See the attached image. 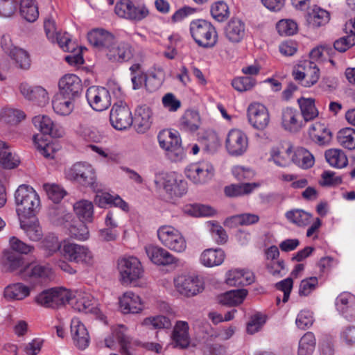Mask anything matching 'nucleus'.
<instances>
[{"mask_svg": "<svg viewBox=\"0 0 355 355\" xmlns=\"http://www.w3.org/2000/svg\"><path fill=\"white\" fill-rule=\"evenodd\" d=\"M15 201L19 220L34 218L41 209L38 194L33 187L27 184L19 186L15 193Z\"/></svg>", "mask_w": 355, "mask_h": 355, "instance_id": "1", "label": "nucleus"}, {"mask_svg": "<svg viewBox=\"0 0 355 355\" xmlns=\"http://www.w3.org/2000/svg\"><path fill=\"white\" fill-rule=\"evenodd\" d=\"M46 37L51 43H57L63 51L73 53L64 58L66 62L70 65L76 66L83 64L84 59L81 50L78 49L77 52L73 53L78 46L77 44L71 41L67 33L62 35V33L57 28L53 17L46 20Z\"/></svg>", "mask_w": 355, "mask_h": 355, "instance_id": "2", "label": "nucleus"}, {"mask_svg": "<svg viewBox=\"0 0 355 355\" xmlns=\"http://www.w3.org/2000/svg\"><path fill=\"white\" fill-rule=\"evenodd\" d=\"M191 35L198 46L204 49L215 46L218 33L214 25L205 19L193 20L189 25Z\"/></svg>", "mask_w": 355, "mask_h": 355, "instance_id": "3", "label": "nucleus"}, {"mask_svg": "<svg viewBox=\"0 0 355 355\" xmlns=\"http://www.w3.org/2000/svg\"><path fill=\"white\" fill-rule=\"evenodd\" d=\"M157 139L160 147L166 151V155L171 161L178 162L184 157L185 153L177 131H161Z\"/></svg>", "mask_w": 355, "mask_h": 355, "instance_id": "4", "label": "nucleus"}, {"mask_svg": "<svg viewBox=\"0 0 355 355\" xmlns=\"http://www.w3.org/2000/svg\"><path fill=\"white\" fill-rule=\"evenodd\" d=\"M120 281L123 284H130L142 277L144 269L140 261L135 257H124L118 261Z\"/></svg>", "mask_w": 355, "mask_h": 355, "instance_id": "5", "label": "nucleus"}, {"mask_svg": "<svg viewBox=\"0 0 355 355\" xmlns=\"http://www.w3.org/2000/svg\"><path fill=\"white\" fill-rule=\"evenodd\" d=\"M157 236L161 243L168 249L182 252L187 248V242L182 234L175 228L169 225L160 227Z\"/></svg>", "mask_w": 355, "mask_h": 355, "instance_id": "6", "label": "nucleus"}, {"mask_svg": "<svg viewBox=\"0 0 355 355\" xmlns=\"http://www.w3.org/2000/svg\"><path fill=\"white\" fill-rule=\"evenodd\" d=\"M63 257L69 261L91 266L94 263L92 252L87 246L64 241L62 250Z\"/></svg>", "mask_w": 355, "mask_h": 355, "instance_id": "7", "label": "nucleus"}, {"mask_svg": "<svg viewBox=\"0 0 355 355\" xmlns=\"http://www.w3.org/2000/svg\"><path fill=\"white\" fill-rule=\"evenodd\" d=\"M185 175L196 184H203L210 181L214 175V168L207 161L189 164L184 171Z\"/></svg>", "mask_w": 355, "mask_h": 355, "instance_id": "8", "label": "nucleus"}, {"mask_svg": "<svg viewBox=\"0 0 355 355\" xmlns=\"http://www.w3.org/2000/svg\"><path fill=\"white\" fill-rule=\"evenodd\" d=\"M115 13L121 18L139 21L149 15V10L145 5L135 6L130 0H121L114 8Z\"/></svg>", "mask_w": 355, "mask_h": 355, "instance_id": "9", "label": "nucleus"}, {"mask_svg": "<svg viewBox=\"0 0 355 355\" xmlns=\"http://www.w3.org/2000/svg\"><path fill=\"white\" fill-rule=\"evenodd\" d=\"M69 179L76 181L84 187L95 188L96 174L91 164L77 162L67 172Z\"/></svg>", "mask_w": 355, "mask_h": 355, "instance_id": "10", "label": "nucleus"}, {"mask_svg": "<svg viewBox=\"0 0 355 355\" xmlns=\"http://www.w3.org/2000/svg\"><path fill=\"white\" fill-rule=\"evenodd\" d=\"M112 125L116 130H125L133 123L132 112L128 105L119 101L114 104L110 114Z\"/></svg>", "mask_w": 355, "mask_h": 355, "instance_id": "11", "label": "nucleus"}, {"mask_svg": "<svg viewBox=\"0 0 355 355\" xmlns=\"http://www.w3.org/2000/svg\"><path fill=\"white\" fill-rule=\"evenodd\" d=\"M176 290L182 295L192 297L203 290V284L198 276L181 275L174 279Z\"/></svg>", "mask_w": 355, "mask_h": 355, "instance_id": "12", "label": "nucleus"}, {"mask_svg": "<svg viewBox=\"0 0 355 355\" xmlns=\"http://www.w3.org/2000/svg\"><path fill=\"white\" fill-rule=\"evenodd\" d=\"M86 98L93 110L102 112L111 105L109 91L103 87L92 86L87 89Z\"/></svg>", "mask_w": 355, "mask_h": 355, "instance_id": "13", "label": "nucleus"}, {"mask_svg": "<svg viewBox=\"0 0 355 355\" xmlns=\"http://www.w3.org/2000/svg\"><path fill=\"white\" fill-rule=\"evenodd\" d=\"M58 87L62 96L72 99L79 98L83 90L80 78L73 73L64 75L58 82Z\"/></svg>", "mask_w": 355, "mask_h": 355, "instance_id": "14", "label": "nucleus"}, {"mask_svg": "<svg viewBox=\"0 0 355 355\" xmlns=\"http://www.w3.org/2000/svg\"><path fill=\"white\" fill-rule=\"evenodd\" d=\"M105 54L111 62L123 63L132 59L134 49L128 42H119L116 40Z\"/></svg>", "mask_w": 355, "mask_h": 355, "instance_id": "15", "label": "nucleus"}, {"mask_svg": "<svg viewBox=\"0 0 355 355\" xmlns=\"http://www.w3.org/2000/svg\"><path fill=\"white\" fill-rule=\"evenodd\" d=\"M249 123L255 129L263 130L268 125L270 116L267 108L261 103H252L248 108Z\"/></svg>", "mask_w": 355, "mask_h": 355, "instance_id": "16", "label": "nucleus"}, {"mask_svg": "<svg viewBox=\"0 0 355 355\" xmlns=\"http://www.w3.org/2000/svg\"><path fill=\"white\" fill-rule=\"evenodd\" d=\"M225 144L227 150L230 155H241L248 148V138L242 131L232 129L227 136Z\"/></svg>", "mask_w": 355, "mask_h": 355, "instance_id": "17", "label": "nucleus"}, {"mask_svg": "<svg viewBox=\"0 0 355 355\" xmlns=\"http://www.w3.org/2000/svg\"><path fill=\"white\" fill-rule=\"evenodd\" d=\"M126 327L122 324L112 329V334L105 340L107 347L114 349L117 343L123 355H133L129 351L130 338L126 334Z\"/></svg>", "mask_w": 355, "mask_h": 355, "instance_id": "18", "label": "nucleus"}, {"mask_svg": "<svg viewBox=\"0 0 355 355\" xmlns=\"http://www.w3.org/2000/svg\"><path fill=\"white\" fill-rule=\"evenodd\" d=\"M87 39L91 45L105 53L116 40L112 33L103 28L93 29L88 33Z\"/></svg>", "mask_w": 355, "mask_h": 355, "instance_id": "19", "label": "nucleus"}, {"mask_svg": "<svg viewBox=\"0 0 355 355\" xmlns=\"http://www.w3.org/2000/svg\"><path fill=\"white\" fill-rule=\"evenodd\" d=\"M224 33L229 42L239 43L245 35V24L239 18H232L226 24Z\"/></svg>", "mask_w": 355, "mask_h": 355, "instance_id": "20", "label": "nucleus"}, {"mask_svg": "<svg viewBox=\"0 0 355 355\" xmlns=\"http://www.w3.org/2000/svg\"><path fill=\"white\" fill-rule=\"evenodd\" d=\"M336 306L347 320L355 319V295L349 293L340 294L336 300Z\"/></svg>", "mask_w": 355, "mask_h": 355, "instance_id": "21", "label": "nucleus"}, {"mask_svg": "<svg viewBox=\"0 0 355 355\" xmlns=\"http://www.w3.org/2000/svg\"><path fill=\"white\" fill-rule=\"evenodd\" d=\"M71 333L74 345L80 349H85L89 343V336L85 325L78 319L71 322Z\"/></svg>", "mask_w": 355, "mask_h": 355, "instance_id": "22", "label": "nucleus"}, {"mask_svg": "<svg viewBox=\"0 0 355 355\" xmlns=\"http://www.w3.org/2000/svg\"><path fill=\"white\" fill-rule=\"evenodd\" d=\"M69 292L62 287L46 289V308L58 309L69 300Z\"/></svg>", "mask_w": 355, "mask_h": 355, "instance_id": "23", "label": "nucleus"}, {"mask_svg": "<svg viewBox=\"0 0 355 355\" xmlns=\"http://www.w3.org/2000/svg\"><path fill=\"white\" fill-rule=\"evenodd\" d=\"M146 253L149 259L157 265H169L176 261L175 258L166 250L149 245L145 247Z\"/></svg>", "mask_w": 355, "mask_h": 355, "instance_id": "24", "label": "nucleus"}, {"mask_svg": "<svg viewBox=\"0 0 355 355\" xmlns=\"http://www.w3.org/2000/svg\"><path fill=\"white\" fill-rule=\"evenodd\" d=\"M151 116L152 112L148 107L144 105L137 108L132 124L138 133H144L150 128Z\"/></svg>", "mask_w": 355, "mask_h": 355, "instance_id": "25", "label": "nucleus"}, {"mask_svg": "<svg viewBox=\"0 0 355 355\" xmlns=\"http://www.w3.org/2000/svg\"><path fill=\"white\" fill-rule=\"evenodd\" d=\"M119 306L124 314L138 313L143 309L140 297L132 292H126L120 297Z\"/></svg>", "mask_w": 355, "mask_h": 355, "instance_id": "26", "label": "nucleus"}, {"mask_svg": "<svg viewBox=\"0 0 355 355\" xmlns=\"http://www.w3.org/2000/svg\"><path fill=\"white\" fill-rule=\"evenodd\" d=\"M171 337L175 347L181 349L187 348L190 343L188 323L185 321H177Z\"/></svg>", "mask_w": 355, "mask_h": 355, "instance_id": "27", "label": "nucleus"}, {"mask_svg": "<svg viewBox=\"0 0 355 355\" xmlns=\"http://www.w3.org/2000/svg\"><path fill=\"white\" fill-rule=\"evenodd\" d=\"M259 187V184L255 182L231 184L225 187L224 193L229 198H238L242 196L249 195Z\"/></svg>", "mask_w": 355, "mask_h": 355, "instance_id": "28", "label": "nucleus"}, {"mask_svg": "<svg viewBox=\"0 0 355 355\" xmlns=\"http://www.w3.org/2000/svg\"><path fill=\"white\" fill-rule=\"evenodd\" d=\"M48 220L53 226H66L72 218V215L67 213L63 208L58 205L49 207L47 211Z\"/></svg>", "mask_w": 355, "mask_h": 355, "instance_id": "29", "label": "nucleus"}, {"mask_svg": "<svg viewBox=\"0 0 355 355\" xmlns=\"http://www.w3.org/2000/svg\"><path fill=\"white\" fill-rule=\"evenodd\" d=\"M298 67L305 71L306 79L302 85L304 87H309L315 84L320 78V69L317 64L311 60L300 61Z\"/></svg>", "mask_w": 355, "mask_h": 355, "instance_id": "30", "label": "nucleus"}, {"mask_svg": "<svg viewBox=\"0 0 355 355\" xmlns=\"http://www.w3.org/2000/svg\"><path fill=\"white\" fill-rule=\"evenodd\" d=\"M20 227L25 231L29 239L34 241L42 239L43 230L36 217L31 219L19 220Z\"/></svg>", "mask_w": 355, "mask_h": 355, "instance_id": "31", "label": "nucleus"}, {"mask_svg": "<svg viewBox=\"0 0 355 355\" xmlns=\"http://www.w3.org/2000/svg\"><path fill=\"white\" fill-rule=\"evenodd\" d=\"M92 301V298L89 295L79 293L72 297L69 295L68 303L74 310L87 313L93 309L94 304Z\"/></svg>", "mask_w": 355, "mask_h": 355, "instance_id": "32", "label": "nucleus"}, {"mask_svg": "<svg viewBox=\"0 0 355 355\" xmlns=\"http://www.w3.org/2000/svg\"><path fill=\"white\" fill-rule=\"evenodd\" d=\"M75 100L66 98L61 94H57L52 99V107L56 114L61 116H68L74 109L73 102Z\"/></svg>", "mask_w": 355, "mask_h": 355, "instance_id": "33", "label": "nucleus"}, {"mask_svg": "<svg viewBox=\"0 0 355 355\" xmlns=\"http://www.w3.org/2000/svg\"><path fill=\"white\" fill-rule=\"evenodd\" d=\"M225 259V253L220 248H209L203 251L200 256V262L207 267L220 265Z\"/></svg>", "mask_w": 355, "mask_h": 355, "instance_id": "34", "label": "nucleus"}, {"mask_svg": "<svg viewBox=\"0 0 355 355\" xmlns=\"http://www.w3.org/2000/svg\"><path fill=\"white\" fill-rule=\"evenodd\" d=\"M247 295L246 289L232 290L218 296V301L221 304L234 306L241 304Z\"/></svg>", "mask_w": 355, "mask_h": 355, "instance_id": "35", "label": "nucleus"}, {"mask_svg": "<svg viewBox=\"0 0 355 355\" xmlns=\"http://www.w3.org/2000/svg\"><path fill=\"white\" fill-rule=\"evenodd\" d=\"M326 161L329 164L336 168H343L347 166L348 159L344 151L341 149L331 148L324 153Z\"/></svg>", "mask_w": 355, "mask_h": 355, "instance_id": "36", "label": "nucleus"}, {"mask_svg": "<svg viewBox=\"0 0 355 355\" xmlns=\"http://www.w3.org/2000/svg\"><path fill=\"white\" fill-rule=\"evenodd\" d=\"M19 275L24 280H37L44 275V266L33 261L26 263L19 272Z\"/></svg>", "mask_w": 355, "mask_h": 355, "instance_id": "37", "label": "nucleus"}, {"mask_svg": "<svg viewBox=\"0 0 355 355\" xmlns=\"http://www.w3.org/2000/svg\"><path fill=\"white\" fill-rule=\"evenodd\" d=\"M20 163L18 158L12 155L7 143L0 140V164L5 169L16 168Z\"/></svg>", "mask_w": 355, "mask_h": 355, "instance_id": "38", "label": "nucleus"}, {"mask_svg": "<svg viewBox=\"0 0 355 355\" xmlns=\"http://www.w3.org/2000/svg\"><path fill=\"white\" fill-rule=\"evenodd\" d=\"M19 13L28 22L36 21L39 16V11L35 0H20Z\"/></svg>", "mask_w": 355, "mask_h": 355, "instance_id": "39", "label": "nucleus"}, {"mask_svg": "<svg viewBox=\"0 0 355 355\" xmlns=\"http://www.w3.org/2000/svg\"><path fill=\"white\" fill-rule=\"evenodd\" d=\"M299 114L296 110L286 107L282 112V125L291 132H296L300 130L302 125L298 121Z\"/></svg>", "mask_w": 355, "mask_h": 355, "instance_id": "40", "label": "nucleus"}, {"mask_svg": "<svg viewBox=\"0 0 355 355\" xmlns=\"http://www.w3.org/2000/svg\"><path fill=\"white\" fill-rule=\"evenodd\" d=\"M291 160L298 166L302 168H309L314 164L313 155L304 148H298L291 157Z\"/></svg>", "mask_w": 355, "mask_h": 355, "instance_id": "41", "label": "nucleus"}, {"mask_svg": "<svg viewBox=\"0 0 355 355\" xmlns=\"http://www.w3.org/2000/svg\"><path fill=\"white\" fill-rule=\"evenodd\" d=\"M94 207L92 202L83 200L73 205V210L80 221L91 222L93 218Z\"/></svg>", "mask_w": 355, "mask_h": 355, "instance_id": "42", "label": "nucleus"}, {"mask_svg": "<svg viewBox=\"0 0 355 355\" xmlns=\"http://www.w3.org/2000/svg\"><path fill=\"white\" fill-rule=\"evenodd\" d=\"M312 140L319 145L328 144L332 138L331 131L322 125H313L309 132Z\"/></svg>", "mask_w": 355, "mask_h": 355, "instance_id": "43", "label": "nucleus"}, {"mask_svg": "<svg viewBox=\"0 0 355 355\" xmlns=\"http://www.w3.org/2000/svg\"><path fill=\"white\" fill-rule=\"evenodd\" d=\"M30 293L29 288L21 283H16L6 287L3 292L8 300H22Z\"/></svg>", "mask_w": 355, "mask_h": 355, "instance_id": "44", "label": "nucleus"}, {"mask_svg": "<svg viewBox=\"0 0 355 355\" xmlns=\"http://www.w3.org/2000/svg\"><path fill=\"white\" fill-rule=\"evenodd\" d=\"M200 124V119L198 112L187 110L180 120V125L185 131L194 132Z\"/></svg>", "mask_w": 355, "mask_h": 355, "instance_id": "45", "label": "nucleus"}, {"mask_svg": "<svg viewBox=\"0 0 355 355\" xmlns=\"http://www.w3.org/2000/svg\"><path fill=\"white\" fill-rule=\"evenodd\" d=\"M285 216L288 221L299 227L308 225L312 218L310 213L298 209L288 211L285 214Z\"/></svg>", "mask_w": 355, "mask_h": 355, "instance_id": "46", "label": "nucleus"}, {"mask_svg": "<svg viewBox=\"0 0 355 355\" xmlns=\"http://www.w3.org/2000/svg\"><path fill=\"white\" fill-rule=\"evenodd\" d=\"M316 345L315 335L311 332H306L300 340L297 355H312Z\"/></svg>", "mask_w": 355, "mask_h": 355, "instance_id": "47", "label": "nucleus"}, {"mask_svg": "<svg viewBox=\"0 0 355 355\" xmlns=\"http://www.w3.org/2000/svg\"><path fill=\"white\" fill-rule=\"evenodd\" d=\"M302 115L306 121L313 120L318 115V111L313 98H300L297 100Z\"/></svg>", "mask_w": 355, "mask_h": 355, "instance_id": "48", "label": "nucleus"}, {"mask_svg": "<svg viewBox=\"0 0 355 355\" xmlns=\"http://www.w3.org/2000/svg\"><path fill=\"white\" fill-rule=\"evenodd\" d=\"M3 259L5 266L9 272H12L25 266L23 256L16 254L14 251L5 250L3 252Z\"/></svg>", "mask_w": 355, "mask_h": 355, "instance_id": "49", "label": "nucleus"}, {"mask_svg": "<svg viewBox=\"0 0 355 355\" xmlns=\"http://www.w3.org/2000/svg\"><path fill=\"white\" fill-rule=\"evenodd\" d=\"M164 79V71L162 69L159 68L149 76L146 75L145 87L150 92H154L160 88Z\"/></svg>", "mask_w": 355, "mask_h": 355, "instance_id": "50", "label": "nucleus"}, {"mask_svg": "<svg viewBox=\"0 0 355 355\" xmlns=\"http://www.w3.org/2000/svg\"><path fill=\"white\" fill-rule=\"evenodd\" d=\"M329 20V13L320 8H315L309 13L308 21L313 27L325 25Z\"/></svg>", "mask_w": 355, "mask_h": 355, "instance_id": "51", "label": "nucleus"}, {"mask_svg": "<svg viewBox=\"0 0 355 355\" xmlns=\"http://www.w3.org/2000/svg\"><path fill=\"white\" fill-rule=\"evenodd\" d=\"M339 144L349 150L355 149V130L352 128L341 129L337 136Z\"/></svg>", "mask_w": 355, "mask_h": 355, "instance_id": "52", "label": "nucleus"}, {"mask_svg": "<svg viewBox=\"0 0 355 355\" xmlns=\"http://www.w3.org/2000/svg\"><path fill=\"white\" fill-rule=\"evenodd\" d=\"M10 57L15 61L20 69L26 70L30 68L31 59L26 51L15 46Z\"/></svg>", "mask_w": 355, "mask_h": 355, "instance_id": "53", "label": "nucleus"}, {"mask_svg": "<svg viewBox=\"0 0 355 355\" xmlns=\"http://www.w3.org/2000/svg\"><path fill=\"white\" fill-rule=\"evenodd\" d=\"M204 150L209 153H214L220 146V141L218 135L214 131L206 132L202 139Z\"/></svg>", "mask_w": 355, "mask_h": 355, "instance_id": "54", "label": "nucleus"}, {"mask_svg": "<svg viewBox=\"0 0 355 355\" xmlns=\"http://www.w3.org/2000/svg\"><path fill=\"white\" fill-rule=\"evenodd\" d=\"M46 194L53 203L58 204L67 195V192L59 184L46 183Z\"/></svg>", "mask_w": 355, "mask_h": 355, "instance_id": "55", "label": "nucleus"}, {"mask_svg": "<svg viewBox=\"0 0 355 355\" xmlns=\"http://www.w3.org/2000/svg\"><path fill=\"white\" fill-rule=\"evenodd\" d=\"M69 235L75 239L85 241L89 238V230L85 222L79 221L68 228Z\"/></svg>", "mask_w": 355, "mask_h": 355, "instance_id": "56", "label": "nucleus"}, {"mask_svg": "<svg viewBox=\"0 0 355 355\" xmlns=\"http://www.w3.org/2000/svg\"><path fill=\"white\" fill-rule=\"evenodd\" d=\"M21 94L29 101H39L40 98L44 97V89L42 87H31L27 84L20 85Z\"/></svg>", "mask_w": 355, "mask_h": 355, "instance_id": "57", "label": "nucleus"}, {"mask_svg": "<svg viewBox=\"0 0 355 355\" xmlns=\"http://www.w3.org/2000/svg\"><path fill=\"white\" fill-rule=\"evenodd\" d=\"M211 14L216 21H224L230 15L228 6L223 1H218L211 6Z\"/></svg>", "mask_w": 355, "mask_h": 355, "instance_id": "58", "label": "nucleus"}, {"mask_svg": "<svg viewBox=\"0 0 355 355\" xmlns=\"http://www.w3.org/2000/svg\"><path fill=\"white\" fill-rule=\"evenodd\" d=\"M176 181L177 179L173 175L161 174L156 176L155 184L157 187H162L171 196Z\"/></svg>", "mask_w": 355, "mask_h": 355, "instance_id": "59", "label": "nucleus"}, {"mask_svg": "<svg viewBox=\"0 0 355 355\" xmlns=\"http://www.w3.org/2000/svg\"><path fill=\"white\" fill-rule=\"evenodd\" d=\"M266 315L260 313L253 315L247 324V332L250 334H254L261 330L266 322Z\"/></svg>", "mask_w": 355, "mask_h": 355, "instance_id": "60", "label": "nucleus"}, {"mask_svg": "<svg viewBox=\"0 0 355 355\" xmlns=\"http://www.w3.org/2000/svg\"><path fill=\"white\" fill-rule=\"evenodd\" d=\"M256 84V80L252 77H238L233 79L232 87L240 92L252 89Z\"/></svg>", "mask_w": 355, "mask_h": 355, "instance_id": "61", "label": "nucleus"}, {"mask_svg": "<svg viewBox=\"0 0 355 355\" xmlns=\"http://www.w3.org/2000/svg\"><path fill=\"white\" fill-rule=\"evenodd\" d=\"M10 248L8 251H14L16 254H27L33 250V247L26 244L15 236H12L9 241Z\"/></svg>", "mask_w": 355, "mask_h": 355, "instance_id": "62", "label": "nucleus"}, {"mask_svg": "<svg viewBox=\"0 0 355 355\" xmlns=\"http://www.w3.org/2000/svg\"><path fill=\"white\" fill-rule=\"evenodd\" d=\"M143 324L146 326H152L154 329H168L171 327V320L164 315L146 318Z\"/></svg>", "mask_w": 355, "mask_h": 355, "instance_id": "63", "label": "nucleus"}, {"mask_svg": "<svg viewBox=\"0 0 355 355\" xmlns=\"http://www.w3.org/2000/svg\"><path fill=\"white\" fill-rule=\"evenodd\" d=\"M279 33L282 35H293L297 31V25L291 19H282L277 24Z\"/></svg>", "mask_w": 355, "mask_h": 355, "instance_id": "64", "label": "nucleus"}]
</instances>
